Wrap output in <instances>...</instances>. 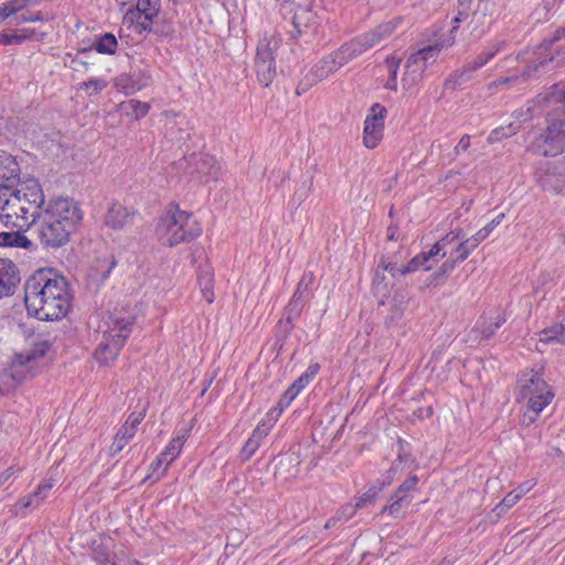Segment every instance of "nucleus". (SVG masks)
I'll return each mask as SVG.
<instances>
[{
	"mask_svg": "<svg viewBox=\"0 0 565 565\" xmlns=\"http://www.w3.org/2000/svg\"><path fill=\"white\" fill-rule=\"evenodd\" d=\"M437 262L438 258L431 255V250H429L428 253H422L412 258L411 262L404 266V269H402V275L416 271L419 268H423L424 270H430L433 268L434 263Z\"/></svg>",
	"mask_w": 565,
	"mask_h": 565,
	"instance_id": "obj_25",
	"label": "nucleus"
},
{
	"mask_svg": "<svg viewBox=\"0 0 565 565\" xmlns=\"http://www.w3.org/2000/svg\"><path fill=\"white\" fill-rule=\"evenodd\" d=\"M460 238H463L461 230L448 233L430 248L431 255L444 258L449 252L448 248L451 247L452 249Z\"/></svg>",
	"mask_w": 565,
	"mask_h": 565,
	"instance_id": "obj_24",
	"label": "nucleus"
},
{
	"mask_svg": "<svg viewBox=\"0 0 565 565\" xmlns=\"http://www.w3.org/2000/svg\"><path fill=\"white\" fill-rule=\"evenodd\" d=\"M92 47L102 54H114L117 49V40L114 34L105 33L96 40Z\"/></svg>",
	"mask_w": 565,
	"mask_h": 565,
	"instance_id": "obj_31",
	"label": "nucleus"
},
{
	"mask_svg": "<svg viewBox=\"0 0 565 565\" xmlns=\"http://www.w3.org/2000/svg\"><path fill=\"white\" fill-rule=\"evenodd\" d=\"M143 32L154 33L160 36H168L172 31L170 28L161 26L156 20L150 24V29L143 30Z\"/></svg>",
	"mask_w": 565,
	"mask_h": 565,
	"instance_id": "obj_55",
	"label": "nucleus"
},
{
	"mask_svg": "<svg viewBox=\"0 0 565 565\" xmlns=\"http://www.w3.org/2000/svg\"><path fill=\"white\" fill-rule=\"evenodd\" d=\"M83 218L76 201L58 198L49 202L32 224L40 243L46 248H58L70 241Z\"/></svg>",
	"mask_w": 565,
	"mask_h": 565,
	"instance_id": "obj_2",
	"label": "nucleus"
},
{
	"mask_svg": "<svg viewBox=\"0 0 565 565\" xmlns=\"http://www.w3.org/2000/svg\"><path fill=\"white\" fill-rule=\"evenodd\" d=\"M50 355H13L0 372V393L9 394L17 384L42 372L51 364Z\"/></svg>",
	"mask_w": 565,
	"mask_h": 565,
	"instance_id": "obj_7",
	"label": "nucleus"
},
{
	"mask_svg": "<svg viewBox=\"0 0 565 565\" xmlns=\"http://www.w3.org/2000/svg\"><path fill=\"white\" fill-rule=\"evenodd\" d=\"M534 71H536V66L533 68L527 67L521 75L502 77L499 81L491 83L490 86H499V85H503V84L525 82L529 79V77L531 76V73Z\"/></svg>",
	"mask_w": 565,
	"mask_h": 565,
	"instance_id": "obj_42",
	"label": "nucleus"
},
{
	"mask_svg": "<svg viewBox=\"0 0 565 565\" xmlns=\"http://www.w3.org/2000/svg\"><path fill=\"white\" fill-rule=\"evenodd\" d=\"M33 30L23 29L19 32H2L0 33V44L11 45V44H21L23 41L32 38Z\"/></svg>",
	"mask_w": 565,
	"mask_h": 565,
	"instance_id": "obj_34",
	"label": "nucleus"
},
{
	"mask_svg": "<svg viewBox=\"0 0 565 565\" xmlns=\"http://www.w3.org/2000/svg\"><path fill=\"white\" fill-rule=\"evenodd\" d=\"M399 58L395 57V56H390L386 58V65L391 72V78L390 81L387 82V87L392 88V89H395L396 88V74H397V68H398V64H399Z\"/></svg>",
	"mask_w": 565,
	"mask_h": 565,
	"instance_id": "obj_45",
	"label": "nucleus"
},
{
	"mask_svg": "<svg viewBox=\"0 0 565 565\" xmlns=\"http://www.w3.org/2000/svg\"><path fill=\"white\" fill-rule=\"evenodd\" d=\"M172 461H169V456H164V451H162L159 457L151 463V470L153 472L158 471L160 469V467L162 465H164V468H163V471L162 473L167 470V467L171 463Z\"/></svg>",
	"mask_w": 565,
	"mask_h": 565,
	"instance_id": "obj_57",
	"label": "nucleus"
},
{
	"mask_svg": "<svg viewBox=\"0 0 565 565\" xmlns=\"http://www.w3.org/2000/svg\"><path fill=\"white\" fill-rule=\"evenodd\" d=\"M295 28L301 32H315L318 26V17L309 8L298 7L292 17Z\"/></svg>",
	"mask_w": 565,
	"mask_h": 565,
	"instance_id": "obj_21",
	"label": "nucleus"
},
{
	"mask_svg": "<svg viewBox=\"0 0 565 565\" xmlns=\"http://www.w3.org/2000/svg\"><path fill=\"white\" fill-rule=\"evenodd\" d=\"M402 269H404V266H398L395 262L382 260L379 265L375 276L377 273H380V276L385 275L387 277V281H390V286L393 287V280L397 276H403Z\"/></svg>",
	"mask_w": 565,
	"mask_h": 565,
	"instance_id": "obj_32",
	"label": "nucleus"
},
{
	"mask_svg": "<svg viewBox=\"0 0 565 565\" xmlns=\"http://www.w3.org/2000/svg\"><path fill=\"white\" fill-rule=\"evenodd\" d=\"M170 135L177 139L178 142H184L190 138L188 129L179 128L178 130L171 129Z\"/></svg>",
	"mask_w": 565,
	"mask_h": 565,
	"instance_id": "obj_60",
	"label": "nucleus"
},
{
	"mask_svg": "<svg viewBox=\"0 0 565 565\" xmlns=\"http://www.w3.org/2000/svg\"><path fill=\"white\" fill-rule=\"evenodd\" d=\"M509 508L507 505H503V502H500L494 507V509L490 512L488 515V519L494 523L497 522L507 511Z\"/></svg>",
	"mask_w": 565,
	"mask_h": 565,
	"instance_id": "obj_58",
	"label": "nucleus"
},
{
	"mask_svg": "<svg viewBox=\"0 0 565 565\" xmlns=\"http://www.w3.org/2000/svg\"><path fill=\"white\" fill-rule=\"evenodd\" d=\"M472 250H475L473 246L468 242L467 237L463 235V238H460V241L451 250L448 252V254L454 253V259L457 263H461L470 255Z\"/></svg>",
	"mask_w": 565,
	"mask_h": 565,
	"instance_id": "obj_36",
	"label": "nucleus"
},
{
	"mask_svg": "<svg viewBox=\"0 0 565 565\" xmlns=\"http://www.w3.org/2000/svg\"><path fill=\"white\" fill-rule=\"evenodd\" d=\"M383 38H379L377 30H373L371 32H367L360 38L352 40L348 42L349 46H353L356 50V57L363 54L366 50L377 45Z\"/></svg>",
	"mask_w": 565,
	"mask_h": 565,
	"instance_id": "obj_26",
	"label": "nucleus"
},
{
	"mask_svg": "<svg viewBox=\"0 0 565 565\" xmlns=\"http://www.w3.org/2000/svg\"><path fill=\"white\" fill-rule=\"evenodd\" d=\"M107 86V82L102 78H92L82 84V87L92 88L94 93H99Z\"/></svg>",
	"mask_w": 565,
	"mask_h": 565,
	"instance_id": "obj_53",
	"label": "nucleus"
},
{
	"mask_svg": "<svg viewBox=\"0 0 565 565\" xmlns=\"http://www.w3.org/2000/svg\"><path fill=\"white\" fill-rule=\"evenodd\" d=\"M548 102H564L565 103V89L559 88L557 85L553 86L551 92L546 95H539L535 103L544 105Z\"/></svg>",
	"mask_w": 565,
	"mask_h": 565,
	"instance_id": "obj_39",
	"label": "nucleus"
},
{
	"mask_svg": "<svg viewBox=\"0 0 565 565\" xmlns=\"http://www.w3.org/2000/svg\"><path fill=\"white\" fill-rule=\"evenodd\" d=\"M301 391L296 387L294 384L285 392V394L281 396L280 401L281 402V406H289L291 404V402L297 397V395L300 393Z\"/></svg>",
	"mask_w": 565,
	"mask_h": 565,
	"instance_id": "obj_52",
	"label": "nucleus"
},
{
	"mask_svg": "<svg viewBox=\"0 0 565 565\" xmlns=\"http://www.w3.org/2000/svg\"><path fill=\"white\" fill-rule=\"evenodd\" d=\"M116 266V260L113 255L104 258H98L95 263V270L97 271L100 280L108 278L111 269Z\"/></svg>",
	"mask_w": 565,
	"mask_h": 565,
	"instance_id": "obj_37",
	"label": "nucleus"
},
{
	"mask_svg": "<svg viewBox=\"0 0 565 565\" xmlns=\"http://www.w3.org/2000/svg\"><path fill=\"white\" fill-rule=\"evenodd\" d=\"M354 58H356L354 45L349 46L348 43L341 45L338 50L323 56L312 66L308 75L310 83L317 84L327 79Z\"/></svg>",
	"mask_w": 565,
	"mask_h": 565,
	"instance_id": "obj_10",
	"label": "nucleus"
},
{
	"mask_svg": "<svg viewBox=\"0 0 565 565\" xmlns=\"http://www.w3.org/2000/svg\"><path fill=\"white\" fill-rule=\"evenodd\" d=\"M20 278L12 262L0 259V298L10 295Z\"/></svg>",
	"mask_w": 565,
	"mask_h": 565,
	"instance_id": "obj_19",
	"label": "nucleus"
},
{
	"mask_svg": "<svg viewBox=\"0 0 565 565\" xmlns=\"http://www.w3.org/2000/svg\"><path fill=\"white\" fill-rule=\"evenodd\" d=\"M516 132V127H513L512 125H509L507 128H497L494 129L488 140L490 142H497L501 140L502 138H508Z\"/></svg>",
	"mask_w": 565,
	"mask_h": 565,
	"instance_id": "obj_44",
	"label": "nucleus"
},
{
	"mask_svg": "<svg viewBox=\"0 0 565 565\" xmlns=\"http://www.w3.org/2000/svg\"><path fill=\"white\" fill-rule=\"evenodd\" d=\"M18 163L11 154L0 150V179L9 180L17 175Z\"/></svg>",
	"mask_w": 565,
	"mask_h": 565,
	"instance_id": "obj_29",
	"label": "nucleus"
},
{
	"mask_svg": "<svg viewBox=\"0 0 565 565\" xmlns=\"http://www.w3.org/2000/svg\"><path fill=\"white\" fill-rule=\"evenodd\" d=\"M113 327L103 333L96 353L117 352L122 349L129 334L130 327L135 322L132 315H116L111 318Z\"/></svg>",
	"mask_w": 565,
	"mask_h": 565,
	"instance_id": "obj_13",
	"label": "nucleus"
},
{
	"mask_svg": "<svg viewBox=\"0 0 565 565\" xmlns=\"http://www.w3.org/2000/svg\"><path fill=\"white\" fill-rule=\"evenodd\" d=\"M557 104L547 114V126L531 142L529 149L540 156H556L565 151V103Z\"/></svg>",
	"mask_w": 565,
	"mask_h": 565,
	"instance_id": "obj_6",
	"label": "nucleus"
},
{
	"mask_svg": "<svg viewBox=\"0 0 565 565\" xmlns=\"http://www.w3.org/2000/svg\"><path fill=\"white\" fill-rule=\"evenodd\" d=\"M452 42V38L441 42L437 41L413 53L405 65L404 86L411 88L416 85L422 79L425 68L436 62L441 49L450 46Z\"/></svg>",
	"mask_w": 565,
	"mask_h": 565,
	"instance_id": "obj_8",
	"label": "nucleus"
},
{
	"mask_svg": "<svg viewBox=\"0 0 565 565\" xmlns=\"http://www.w3.org/2000/svg\"><path fill=\"white\" fill-rule=\"evenodd\" d=\"M131 218V214L124 205L113 203L106 214L105 223L111 228H122Z\"/></svg>",
	"mask_w": 565,
	"mask_h": 565,
	"instance_id": "obj_22",
	"label": "nucleus"
},
{
	"mask_svg": "<svg viewBox=\"0 0 565 565\" xmlns=\"http://www.w3.org/2000/svg\"><path fill=\"white\" fill-rule=\"evenodd\" d=\"M23 11V1L11 0L4 3L0 8V14L2 19H9L11 17L19 15V12Z\"/></svg>",
	"mask_w": 565,
	"mask_h": 565,
	"instance_id": "obj_40",
	"label": "nucleus"
},
{
	"mask_svg": "<svg viewBox=\"0 0 565 565\" xmlns=\"http://www.w3.org/2000/svg\"><path fill=\"white\" fill-rule=\"evenodd\" d=\"M68 284L52 270L40 269L24 284V303L30 316L42 321L64 318L71 308Z\"/></svg>",
	"mask_w": 565,
	"mask_h": 565,
	"instance_id": "obj_1",
	"label": "nucleus"
},
{
	"mask_svg": "<svg viewBox=\"0 0 565 565\" xmlns=\"http://www.w3.org/2000/svg\"><path fill=\"white\" fill-rule=\"evenodd\" d=\"M53 486L54 484L52 481H45L43 483H40L32 494L20 499L19 502L17 503V507H20L21 509H26L30 507L40 505L45 500Z\"/></svg>",
	"mask_w": 565,
	"mask_h": 565,
	"instance_id": "obj_23",
	"label": "nucleus"
},
{
	"mask_svg": "<svg viewBox=\"0 0 565 565\" xmlns=\"http://www.w3.org/2000/svg\"><path fill=\"white\" fill-rule=\"evenodd\" d=\"M418 477L414 475L407 478L399 487L402 488V491H406L407 493H409L411 491L416 489Z\"/></svg>",
	"mask_w": 565,
	"mask_h": 565,
	"instance_id": "obj_59",
	"label": "nucleus"
},
{
	"mask_svg": "<svg viewBox=\"0 0 565 565\" xmlns=\"http://www.w3.org/2000/svg\"><path fill=\"white\" fill-rule=\"evenodd\" d=\"M565 330L564 323L554 324L551 328L544 329L540 332V343H563V333Z\"/></svg>",
	"mask_w": 565,
	"mask_h": 565,
	"instance_id": "obj_30",
	"label": "nucleus"
},
{
	"mask_svg": "<svg viewBox=\"0 0 565 565\" xmlns=\"http://www.w3.org/2000/svg\"><path fill=\"white\" fill-rule=\"evenodd\" d=\"M505 45V42H499L489 51H484L476 56L472 61L468 62L461 68L455 71L449 78L446 81V85H461L465 82L472 78V74L478 71L480 67L486 65L490 60H492L500 50Z\"/></svg>",
	"mask_w": 565,
	"mask_h": 565,
	"instance_id": "obj_17",
	"label": "nucleus"
},
{
	"mask_svg": "<svg viewBox=\"0 0 565 565\" xmlns=\"http://www.w3.org/2000/svg\"><path fill=\"white\" fill-rule=\"evenodd\" d=\"M160 12V0H138L136 8L130 9L124 17V22L134 26L139 34L146 29H150L153 20Z\"/></svg>",
	"mask_w": 565,
	"mask_h": 565,
	"instance_id": "obj_15",
	"label": "nucleus"
},
{
	"mask_svg": "<svg viewBox=\"0 0 565 565\" xmlns=\"http://www.w3.org/2000/svg\"><path fill=\"white\" fill-rule=\"evenodd\" d=\"M489 234L490 233L488 232V230L482 227L475 235H472L471 237H469L467 239L476 249L478 247V245L489 236Z\"/></svg>",
	"mask_w": 565,
	"mask_h": 565,
	"instance_id": "obj_56",
	"label": "nucleus"
},
{
	"mask_svg": "<svg viewBox=\"0 0 565 565\" xmlns=\"http://www.w3.org/2000/svg\"><path fill=\"white\" fill-rule=\"evenodd\" d=\"M43 203L42 188L34 179L20 182L15 188L0 185V221L6 227L29 228Z\"/></svg>",
	"mask_w": 565,
	"mask_h": 565,
	"instance_id": "obj_3",
	"label": "nucleus"
},
{
	"mask_svg": "<svg viewBox=\"0 0 565 565\" xmlns=\"http://www.w3.org/2000/svg\"><path fill=\"white\" fill-rule=\"evenodd\" d=\"M271 424L260 420L250 437L260 445V441L269 434Z\"/></svg>",
	"mask_w": 565,
	"mask_h": 565,
	"instance_id": "obj_47",
	"label": "nucleus"
},
{
	"mask_svg": "<svg viewBox=\"0 0 565 565\" xmlns=\"http://www.w3.org/2000/svg\"><path fill=\"white\" fill-rule=\"evenodd\" d=\"M534 483L532 481H526L522 484H520L515 490H513L516 494H520V498H522L526 492H529Z\"/></svg>",
	"mask_w": 565,
	"mask_h": 565,
	"instance_id": "obj_63",
	"label": "nucleus"
},
{
	"mask_svg": "<svg viewBox=\"0 0 565 565\" xmlns=\"http://www.w3.org/2000/svg\"><path fill=\"white\" fill-rule=\"evenodd\" d=\"M386 109L380 104H374L364 120L363 145L369 148H375L383 138L384 119Z\"/></svg>",
	"mask_w": 565,
	"mask_h": 565,
	"instance_id": "obj_16",
	"label": "nucleus"
},
{
	"mask_svg": "<svg viewBox=\"0 0 565 565\" xmlns=\"http://www.w3.org/2000/svg\"><path fill=\"white\" fill-rule=\"evenodd\" d=\"M391 503L383 507L381 514L387 512L391 516L397 519L402 518V509L404 505H407L406 503L402 502V499H390Z\"/></svg>",
	"mask_w": 565,
	"mask_h": 565,
	"instance_id": "obj_43",
	"label": "nucleus"
},
{
	"mask_svg": "<svg viewBox=\"0 0 565 565\" xmlns=\"http://www.w3.org/2000/svg\"><path fill=\"white\" fill-rule=\"evenodd\" d=\"M374 290L380 299V305L386 307L388 315L386 316V323H396L404 315L408 305V295L406 290L398 288L395 290L390 289V281L385 275L380 276V273L374 277Z\"/></svg>",
	"mask_w": 565,
	"mask_h": 565,
	"instance_id": "obj_9",
	"label": "nucleus"
},
{
	"mask_svg": "<svg viewBox=\"0 0 565 565\" xmlns=\"http://www.w3.org/2000/svg\"><path fill=\"white\" fill-rule=\"evenodd\" d=\"M134 436V431L127 429V427L121 426L110 446V454L114 456L120 452Z\"/></svg>",
	"mask_w": 565,
	"mask_h": 565,
	"instance_id": "obj_33",
	"label": "nucleus"
},
{
	"mask_svg": "<svg viewBox=\"0 0 565 565\" xmlns=\"http://www.w3.org/2000/svg\"><path fill=\"white\" fill-rule=\"evenodd\" d=\"M401 23V19L397 18V19H394L392 21H388L384 24H381L376 28L377 32H379V38H383L386 39L387 36H390L394 31L395 29L397 28V25Z\"/></svg>",
	"mask_w": 565,
	"mask_h": 565,
	"instance_id": "obj_49",
	"label": "nucleus"
},
{
	"mask_svg": "<svg viewBox=\"0 0 565 565\" xmlns=\"http://www.w3.org/2000/svg\"><path fill=\"white\" fill-rule=\"evenodd\" d=\"M178 168L184 170L194 180L207 183L217 178L220 166L215 157L209 153H191L178 162Z\"/></svg>",
	"mask_w": 565,
	"mask_h": 565,
	"instance_id": "obj_12",
	"label": "nucleus"
},
{
	"mask_svg": "<svg viewBox=\"0 0 565 565\" xmlns=\"http://www.w3.org/2000/svg\"><path fill=\"white\" fill-rule=\"evenodd\" d=\"M458 263L454 259V253H449V258L443 263L438 271L434 274V277L448 275Z\"/></svg>",
	"mask_w": 565,
	"mask_h": 565,
	"instance_id": "obj_51",
	"label": "nucleus"
},
{
	"mask_svg": "<svg viewBox=\"0 0 565 565\" xmlns=\"http://www.w3.org/2000/svg\"><path fill=\"white\" fill-rule=\"evenodd\" d=\"M286 407L287 406H281V402H279L276 407H274L267 413L266 418L264 420H266L267 424H271L273 427L274 424L277 422L278 417L281 415L284 408Z\"/></svg>",
	"mask_w": 565,
	"mask_h": 565,
	"instance_id": "obj_54",
	"label": "nucleus"
},
{
	"mask_svg": "<svg viewBox=\"0 0 565 565\" xmlns=\"http://www.w3.org/2000/svg\"><path fill=\"white\" fill-rule=\"evenodd\" d=\"M188 433L184 431L181 435H178L173 438L168 446L164 448V456H169V461H173L181 452L184 443L188 439Z\"/></svg>",
	"mask_w": 565,
	"mask_h": 565,
	"instance_id": "obj_35",
	"label": "nucleus"
},
{
	"mask_svg": "<svg viewBox=\"0 0 565 565\" xmlns=\"http://www.w3.org/2000/svg\"><path fill=\"white\" fill-rule=\"evenodd\" d=\"M120 107L128 116L134 117L136 120L145 117L150 109V105L148 103L137 99H130L121 103Z\"/></svg>",
	"mask_w": 565,
	"mask_h": 565,
	"instance_id": "obj_28",
	"label": "nucleus"
},
{
	"mask_svg": "<svg viewBox=\"0 0 565 565\" xmlns=\"http://www.w3.org/2000/svg\"><path fill=\"white\" fill-rule=\"evenodd\" d=\"M280 40L275 36H264L257 45L255 68L260 85L267 87L276 75L275 53Z\"/></svg>",
	"mask_w": 565,
	"mask_h": 565,
	"instance_id": "obj_11",
	"label": "nucleus"
},
{
	"mask_svg": "<svg viewBox=\"0 0 565 565\" xmlns=\"http://www.w3.org/2000/svg\"><path fill=\"white\" fill-rule=\"evenodd\" d=\"M318 371H319L318 364L310 365L307 369V371L302 374L303 379H306V383H309V381L315 377V375L318 373Z\"/></svg>",
	"mask_w": 565,
	"mask_h": 565,
	"instance_id": "obj_64",
	"label": "nucleus"
},
{
	"mask_svg": "<svg viewBox=\"0 0 565 565\" xmlns=\"http://www.w3.org/2000/svg\"><path fill=\"white\" fill-rule=\"evenodd\" d=\"M469 147H470V136L469 135H463L460 138L458 145L456 146L455 151L457 153H459L460 151L468 150Z\"/></svg>",
	"mask_w": 565,
	"mask_h": 565,
	"instance_id": "obj_62",
	"label": "nucleus"
},
{
	"mask_svg": "<svg viewBox=\"0 0 565 565\" xmlns=\"http://www.w3.org/2000/svg\"><path fill=\"white\" fill-rule=\"evenodd\" d=\"M145 415H146L145 409L139 413H131L122 426L127 427V429L134 431V434L136 435L137 427L145 418Z\"/></svg>",
	"mask_w": 565,
	"mask_h": 565,
	"instance_id": "obj_48",
	"label": "nucleus"
},
{
	"mask_svg": "<svg viewBox=\"0 0 565 565\" xmlns=\"http://www.w3.org/2000/svg\"><path fill=\"white\" fill-rule=\"evenodd\" d=\"M31 241L18 228L15 232L0 233V246L30 248Z\"/></svg>",
	"mask_w": 565,
	"mask_h": 565,
	"instance_id": "obj_27",
	"label": "nucleus"
},
{
	"mask_svg": "<svg viewBox=\"0 0 565 565\" xmlns=\"http://www.w3.org/2000/svg\"><path fill=\"white\" fill-rule=\"evenodd\" d=\"M397 466H393L386 473L385 479L376 480L373 484H371L367 490L359 497L354 498V504L358 510L364 509L369 504H373L376 502L379 494L381 491L388 484L392 483Z\"/></svg>",
	"mask_w": 565,
	"mask_h": 565,
	"instance_id": "obj_18",
	"label": "nucleus"
},
{
	"mask_svg": "<svg viewBox=\"0 0 565 565\" xmlns=\"http://www.w3.org/2000/svg\"><path fill=\"white\" fill-rule=\"evenodd\" d=\"M45 20V17L41 11L38 12H21L19 15L14 17L11 20V24L19 25L23 22H36V21H43Z\"/></svg>",
	"mask_w": 565,
	"mask_h": 565,
	"instance_id": "obj_41",
	"label": "nucleus"
},
{
	"mask_svg": "<svg viewBox=\"0 0 565 565\" xmlns=\"http://www.w3.org/2000/svg\"><path fill=\"white\" fill-rule=\"evenodd\" d=\"M520 494H516L514 491L509 492L501 502H503V505H507L509 509L512 508L519 500Z\"/></svg>",
	"mask_w": 565,
	"mask_h": 565,
	"instance_id": "obj_61",
	"label": "nucleus"
},
{
	"mask_svg": "<svg viewBox=\"0 0 565 565\" xmlns=\"http://www.w3.org/2000/svg\"><path fill=\"white\" fill-rule=\"evenodd\" d=\"M198 279L203 297L209 303H212L214 299L212 275L209 271L201 273Z\"/></svg>",
	"mask_w": 565,
	"mask_h": 565,
	"instance_id": "obj_38",
	"label": "nucleus"
},
{
	"mask_svg": "<svg viewBox=\"0 0 565 565\" xmlns=\"http://www.w3.org/2000/svg\"><path fill=\"white\" fill-rule=\"evenodd\" d=\"M356 511L358 509L354 503H347L342 505L334 515L337 516L339 522L349 521L350 519L353 518Z\"/></svg>",
	"mask_w": 565,
	"mask_h": 565,
	"instance_id": "obj_46",
	"label": "nucleus"
},
{
	"mask_svg": "<svg viewBox=\"0 0 565 565\" xmlns=\"http://www.w3.org/2000/svg\"><path fill=\"white\" fill-rule=\"evenodd\" d=\"M537 183L545 192L565 195V158L546 162L537 172Z\"/></svg>",
	"mask_w": 565,
	"mask_h": 565,
	"instance_id": "obj_14",
	"label": "nucleus"
},
{
	"mask_svg": "<svg viewBox=\"0 0 565 565\" xmlns=\"http://www.w3.org/2000/svg\"><path fill=\"white\" fill-rule=\"evenodd\" d=\"M259 446L260 445L257 441L249 437L241 450L242 460H249L252 456L256 452V450L259 448Z\"/></svg>",
	"mask_w": 565,
	"mask_h": 565,
	"instance_id": "obj_50",
	"label": "nucleus"
},
{
	"mask_svg": "<svg viewBox=\"0 0 565 565\" xmlns=\"http://www.w3.org/2000/svg\"><path fill=\"white\" fill-rule=\"evenodd\" d=\"M516 402L525 403L522 425L533 424L540 413L552 402L554 394L539 371L533 369L523 371L518 379L515 387Z\"/></svg>",
	"mask_w": 565,
	"mask_h": 565,
	"instance_id": "obj_4",
	"label": "nucleus"
},
{
	"mask_svg": "<svg viewBox=\"0 0 565 565\" xmlns=\"http://www.w3.org/2000/svg\"><path fill=\"white\" fill-rule=\"evenodd\" d=\"M151 78L150 72L148 70H142L138 73L135 72L132 75L127 77L121 76L117 81V86H121L126 89V94H132L148 87L151 83Z\"/></svg>",
	"mask_w": 565,
	"mask_h": 565,
	"instance_id": "obj_20",
	"label": "nucleus"
},
{
	"mask_svg": "<svg viewBox=\"0 0 565 565\" xmlns=\"http://www.w3.org/2000/svg\"><path fill=\"white\" fill-rule=\"evenodd\" d=\"M202 228L193 214L170 204L159 218L157 236L163 246L174 247L200 236Z\"/></svg>",
	"mask_w": 565,
	"mask_h": 565,
	"instance_id": "obj_5",
	"label": "nucleus"
}]
</instances>
